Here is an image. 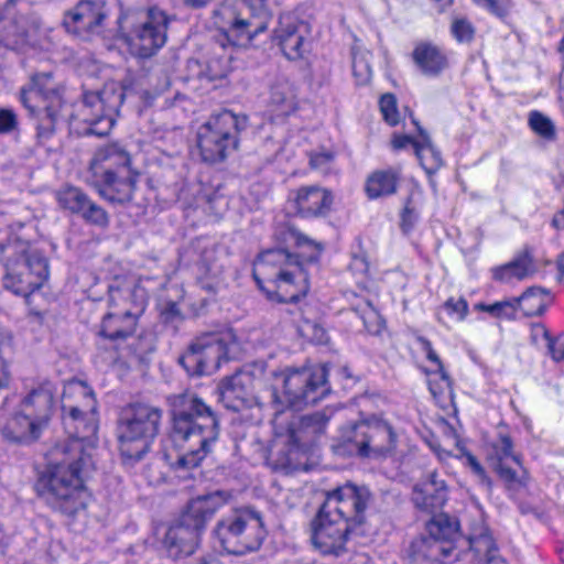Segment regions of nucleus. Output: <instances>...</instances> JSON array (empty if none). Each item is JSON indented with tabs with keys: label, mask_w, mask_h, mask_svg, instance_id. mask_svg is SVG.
<instances>
[{
	"label": "nucleus",
	"mask_w": 564,
	"mask_h": 564,
	"mask_svg": "<svg viewBox=\"0 0 564 564\" xmlns=\"http://www.w3.org/2000/svg\"><path fill=\"white\" fill-rule=\"evenodd\" d=\"M172 421L171 436L182 448L175 466L182 469L197 467L212 451L220 432L217 413L193 392L167 398Z\"/></svg>",
	"instance_id": "1"
},
{
	"label": "nucleus",
	"mask_w": 564,
	"mask_h": 564,
	"mask_svg": "<svg viewBox=\"0 0 564 564\" xmlns=\"http://www.w3.org/2000/svg\"><path fill=\"white\" fill-rule=\"evenodd\" d=\"M80 444L54 447L50 462L35 482V490L54 510L73 517L87 507L84 475L93 466L91 456H80Z\"/></svg>",
	"instance_id": "2"
},
{
	"label": "nucleus",
	"mask_w": 564,
	"mask_h": 564,
	"mask_svg": "<svg viewBox=\"0 0 564 564\" xmlns=\"http://www.w3.org/2000/svg\"><path fill=\"white\" fill-rule=\"evenodd\" d=\"M0 253L6 268L3 286L12 293L28 297L47 281L48 260L29 240L11 235L0 242Z\"/></svg>",
	"instance_id": "3"
},
{
	"label": "nucleus",
	"mask_w": 564,
	"mask_h": 564,
	"mask_svg": "<svg viewBox=\"0 0 564 564\" xmlns=\"http://www.w3.org/2000/svg\"><path fill=\"white\" fill-rule=\"evenodd\" d=\"M225 502L221 491L192 499L178 520L165 533L163 543L170 557L178 560L194 554L207 522Z\"/></svg>",
	"instance_id": "4"
},
{
	"label": "nucleus",
	"mask_w": 564,
	"mask_h": 564,
	"mask_svg": "<svg viewBox=\"0 0 564 564\" xmlns=\"http://www.w3.org/2000/svg\"><path fill=\"white\" fill-rule=\"evenodd\" d=\"M141 88L140 79L127 75L119 85L109 84L101 90L85 93L77 111V117L87 124L84 134L99 138L108 135L124 99L128 96H138Z\"/></svg>",
	"instance_id": "5"
},
{
	"label": "nucleus",
	"mask_w": 564,
	"mask_h": 564,
	"mask_svg": "<svg viewBox=\"0 0 564 564\" xmlns=\"http://www.w3.org/2000/svg\"><path fill=\"white\" fill-rule=\"evenodd\" d=\"M162 410L148 403H130L119 415L117 436L120 453L129 460H141L159 435Z\"/></svg>",
	"instance_id": "6"
},
{
	"label": "nucleus",
	"mask_w": 564,
	"mask_h": 564,
	"mask_svg": "<svg viewBox=\"0 0 564 564\" xmlns=\"http://www.w3.org/2000/svg\"><path fill=\"white\" fill-rule=\"evenodd\" d=\"M272 13L268 0H241L238 4L223 3L214 12L217 28L234 45H251L252 40L268 29Z\"/></svg>",
	"instance_id": "7"
},
{
	"label": "nucleus",
	"mask_w": 564,
	"mask_h": 564,
	"mask_svg": "<svg viewBox=\"0 0 564 564\" xmlns=\"http://www.w3.org/2000/svg\"><path fill=\"white\" fill-rule=\"evenodd\" d=\"M170 19L156 8L147 12L128 10L118 18V31L140 58H149L164 46Z\"/></svg>",
	"instance_id": "8"
},
{
	"label": "nucleus",
	"mask_w": 564,
	"mask_h": 564,
	"mask_svg": "<svg viewBox=\"0 0 564 564\" xmlns=\"http://www.w3.org/2000/svg\"><path fill=\"white\" fill-rule=\"evenodd\" d=\"M248 127V117L223 110L213 115L197 131V147L202 160L209 164L224 162L239 147L241 131Z\"/></svg>",
	"instance_id": "9"
},
{
	"label": "nucleus",
	"mask_w": 564,
	"mask_h": 564,
	"mask_svg": "<svg viewBox=\"0 0 564 564\" xmlns=\"http://www.w3.org/2000/svg\"><path fill=\"white\" fill-rule=\"evenodd\" d=\"M214 536L228 554L245 555L260 549L267 530L261 512L245 507L219 520Z\"/></svg>",
	"instance_id": "10"
},
{
	"label": "nucleus",
	"mask_w": 564,
	"mask_h": 564,
	"mask_svg": "<svg viewBox=\"0 0 564 564\" xmlns=\"http://www.w3.org/2000/svg\"><path fill=\"white\" fill-rule=\"evenodd\" d=\"M397 442L393 426L376 415L355 423L345 436L347 452L368 459L391 456L397 448Z\"/></svg>",
	"instance_id": "11"
},
{
	"label": "nucleus",
	"mask_w": 564,
	"mask_h": 564,
	"mask_svg": "<svg viewBox=\"0 0 564 564\" xmlns=\"http://www.w3.org/2000/svg\"><path fill=\"white\" fill-rule=\"evenodd\" d=\"M283 383V400L273 390L275 402L290 408L301 409L315 404L329 391L327 387L328 369L326 366L286 370L280 375Z\"/></svg>",
	"instance_id": "12"
},
{
	"label": "nucleus",
	"mask_w": 564,
	"mask_h": 564,
	"mask_svg": "<svg viewBox=\"0 0 564 564\" xmlns=\"http://www.w3.org/2000/svg\"><path fill=\"white\" fill-rule=\"evenodd\" d=\"M358 530L347 519L335 516L322 505L311 522V541L322 554L340 556L347 551L349 535Z\"/></svg>",
	"instance_id": "13"
},
{
	"label": "nucleus",
	"mask_w": 564,
	"mask_h": 564,
	"mask_svg": "<svg viewBox=\"0 0 564 564\" xmlns=\"http://www.w3.org/2000/svg\"><path fill=\"white\" fill-rule=\"evenodd\" d=\"M261 379L250 370H238L223 378L217 384L218 400L224 406L234 412H240L253 406H260L261 401L257 389Z\"/></svg>",
	"instance_id": "14"
},
{
	"label": "nucleus",
	"mask_w": 564,
	"mask_h": 564,
	"mask_svg": "<svg viewBox=\"0 0 564 564\" xmlns=\"http://www.w3.org/2000/svg\"><path fill=\"white\" fill-rule=\"evenodd\" d=\"M371 500L372 494L367 486L347 482L327 492L323 506L360 529L366 522V510Z\"/></svg>",
	"instance_id": "15"
},
{
	"label": "nucleus",
	"mask_w": 564,
	"mask_h": 564,
	"mask_svg": "<svg viewBox=\"0 0 564 564\" xmlns=\"http://www.w3.org/2000/svg\"><path fill=\"white\" fill-rule=\"evenodd\" d=\"M224 355L225 346L221 340L199 338L188 345L177 361L189 377H202L217 370Z\"/></svg>",
	"instance_id": "16"
},
{
	"label": "nucleus",
	"mask_w": 564,
	"mask_h": 564,
	"mask_svg": "<svg viewBox=\"0 0 564 564\" xmlns=\"http://www.w3.org/2000/svg\"><path fill=\"white\" fill-rule=\"evenodd\" d=\"M107 18L106 3L101 0H80L64 13L62 26L69 34L87 39L100 34Z\"/></svg>",
	"instance_id": "17"
},
{
	"label": "nucleus",
	"mask_w": 564,
	"mask_h": 564,
	"mask_svg": "<svg viewBox=\"0 0 564 564\" xmlns=\"http://www.w3.org/2000/svg\"><path fill=\"white\" fill-rule=\"evenodd\" d=\"M288 235L296 248L307 247L312 249V252H290L286 248L268 249L259 254V265H273L278 267L279 271H282V269H292V267L301 262H317L319 260L323 251L321 243L293 228L288 230Z\"/></svg>",
	"instance_id": "18"
},
{
	"label": "nucleus",
	"mask_w": 564,
	"mask_h": 564,
	"mask_svg": "<svg viewBox=\"0 0 564 564\" xmlns=\"http://www.w3.org/2000/svg\"><path fill=\"white\" fill-rule=\"evenodd\" d=\"M63 424L69 440L57 444L55 447H70L74 443H79L80 456H91L86 452V447L96 440L98 424L95 414L84 413L77 406L62 405Z\"/></svg>",
	"instance_id": "19"
},
{
	"label": "nucleus",
	"mask_w": 564,
	"mask_h": 564,
	"mask_svg": "<svg viewBox=\"0 0 564 564\" xmlns=\"http://www.w3.org/2000/svg\"><path fill=\"white\" fill-rule=\"evenodd\" d=\"M311 262H301L292 269H282L273 280V291H268V299L279 303H297L310 291L308 273L305 265Z\"/></svg>",
	"instance_id": "20"
},
{
	"label": "nucleus",
	"mask_w": 564,
	"mask_h": 564,
	"mask_svg": "<svg viewBox=\"0 0 564 564\" xmlns=\"http://www.w3.org/2000/svg\"><path fill=\"white\" fill-rule=\"evenodd\" d=\"M411 499L419 510L435 513L447 500V486L437 471H431L414 485Z\"/></svg>",
	"instance_id": "21"
},
{
	"label": "nucleus",
	"mask_w": 564,
	"mask_h": 564,
	"mask_svg": "<svg viewBox=\"0 0 564 564\" xmlns=\"http://www.w3.org/2000/svg\"><path fill=\"white\" fill-rule=\"evenodd\" d=\"M138 173L130 171L110 177L94 176V186L99 195L112 204L124 205L132 200Z\"/></svg>",
	"instance_id": "22"
},
{
	"label": "nucleus",
	"mask_w": 564,
	"mask_h": 564,
	"mask_svg": "<svg viewBox=\"0 0 564 564\" xmlns=\"http://www.w3.org/2000/svg\"><path fill=\"white\" fill-rule=\"evenodd\" d=\"M93 176L110 177L117 173H127L131 169L130 154L119 144H108L96 151L90 161Z\"/></svg>",
	"instance_id": "23"
},
{
	"label": "nucleus",
	"mask_w": 564,
	"mask_h": 564,
	"mask_svg": "<svg viewBox=\"0 0 564 564\" xmlns=\"http://www.w3.org/2000/svg\"><path fill=\"white\" fill-rule=\"evenodd\" d=\"M55 391V386L51 381H44L32 389L21 404L22 412L34 419L44 430L53 414Z\"/></svg>",
	"instance_id": "24"
},
{
	"label": "nucleus",
	"mask_w": 564,
	"mask_h": 564,
	"mask_svg": "<svg viewBox=\"0 0 564 564\" xmlns=\"http://www.w3.org/2000/svg\"><path fill=\"white\" fill-rule=\"evenodd\" d=\"M512 448V440L508 435H503L500 437V443L492 446V454L488 456L491 468L509 488L516 484L524 485L528 479L525 469H523V475L519 477L512 468L506 465V460L511 458L517 465L522 467L520 455L513 454Z\"/></svg>",
	"instance_id": "25"
},
{
	"label": "nucleus",
	"mask_w": 564,
	"mask_h": 564,
	"mask_svg": "<svg viewBox=\"0 0 564 564\" xmlns=\"http://www.w3.org/2000/svg\"><path fill=\"white\" fill-rule=\"evenodd\" d=\"M294 202L302 217H324L332 208L334 196L327 188L311 185L299 188Z\"/></svg>",
	"instance_id": "26"
},
{
	"label": "nucleus",
	"mask_w": 564,
	"mask_h": 564,
	"mask_svg": "<svg viewBox=\"0 0 564 564\" xmlns=\"http://www.w3.org/2000/svg\"><path fill=\"white\" fill-rule=\"evenodd\" d=\"M328 417L322 412L305 414L289 425L290 441L297 447H311L325 433Z\"/></svg>",
	"instance_id": "27"
},
{
	"label": "nucleus",
	"mask_w": 564,
	"mask_h": 564,
	"mask_svg": "<svg viewBox=\"0 0 564 564\" xmlns=\"http://www.w3.org/2000/svg\"><path fill=\"white\" fill-rule=\"evenodd\" d=\"M455 547L449 544L421 535L410 543L406 550L409 564H438L444 558L452 555Z\"/></svg>",
	"instance_id": "28"
},
{
	"label": "nucleus",
	"mask_w": 564,
	"mask_h": 564,
	"mask_svg": "<svg viewBox=\"0 0 564 564\" xmlns=\"http://www.w3.org/2000/svg\"><path fill=\"white\" fill-rule=\"evenodd\" d=\"M108 303L109 307L122 311L123 314L139 323V318L147 307V292L138 285L132 288H110Z\"/></svg>",
	"instance_id": "29"
},
{
	"label": "nucleus",
	"mask_w": 564,
	"mask_h": 564,
	"mask_svg": "<svg viewBox=\"0 0 564 564\" xmlns=\"http://www.w3.org/2000/svg\"><path fill=\"white\" fill-rule=\"evenodd\" d=\"M273 39L278 42L288 59L296 61L303 56L305 52V37L290 14L280 17L279 26L274 30Z\"/></svg>",
	"instance_id": "30"
},
{
	"label": "nucleus",
	"mask_w": 564,
	"mask_h": 564,
	"mask_svg": "<svg viewBox=\"0 0 564 564\" xmlns=\"http://www.w3.org/2000/svg\"><path fill=\"white\" fill-rule=\"evenodd\" d=\"M44 429L24 412L10 417L1 430L3 440L14 445H26L37 441Z\"/></svg>",
	"instance_id": "31"
},
{
	"label": "nucleus",
	"mask_w": 564,
	"mask_h": 564,
	"mask_svg": "<svg viewBox=\"0 0 564 564\" xmlns=\"http://www.w3.org/2000/svg\"><path fill=\"white\" fill-rule=\"evenodd\" d=\"M31 93L44 102V112L52 118L63 106L61 87L54 83L52 73L35 74L31 78Z\"/></svg>",
	"instance_id": "32"
},
{
	"label": "nucleus",
	"mask_w": 564,
	"mask_h": 564,
	"mask_svg": "<svg viewBox=\"0 0 564 564\" xmlns=\"http://www.w3.org/2000/svg\"><path fill=\"white\" fill-rule=\"evenodd\" d=\"M137 326L138 322L122 311L109 307V312L102 317L99 335L112 341H122L135 333Z\"/></svg>",
	"instance_id": "33"
},
{
	"label": "nucleus",
	"mask_w": 564,
	"mask_h": 564,
	"mask_svg": "<svg viewBox=\"0 0 564 564\" xmlns=\"http://www.w3.org/2000/svg\"><path fill=\"white\" fill-rule=\"evenodd\" d=\"M412 59L423 75L438 76L447 67V58L443 52L431 43H419L413 52Z\"/></svg>",
	"instance_id": "34"
},
{
	"label": "nucleus",
	"mask_w": 564,
	"mask_h": 564,
	"mask_svg": "<svg viewBox=\"0 0 564 564\" xmlns=\"http://www.w3.org/2000/svg\"><path fill=\"white\" fill-rule=\"evenodd\" d=\"M432 518L426 522L427 535L443 542L444 544L453 545L457 540L467 543V540L462 539L459 534V522L456 518L449 517L447 513H432Z\"/></svg>",
	"instance_id": "35"
},
{
	"label": "nucleus",
	"mask_w": 564,
	"mask_h": 564,
	"mask_svg": "<svg viewBox=\"0 0 564 564\" xmlns=\"http://www.w3.org/2000/svg\"><path fill=\"white\" fill-rule=\"evenodd\" d=\"M535 271L533 257L529 248H525L510 262L495 268L492 270V276L497 281L509 282L512 278L523 280L534 274Z\"/></svg>",
	"instance_id": "36"
},
{
	"label": "nucleus",
	"mask_w": 564,
	"mask_h": 564,
	"mask_svg": "<svg viewBox=\"0 0 564 564\" xmlns=\"http://www.w3.org/2000/svg\"><path fill=\"white\" fill-rule=\"evenodd\" d=\"M542 294H549L547 289L542 286H530L519 297L495 302L494 304L478 303L475 305V308L480 312L489 313L497 318L502 316L514 318L516 312L521 305V300H529L530 297Z\"/></svg>",
	"instance_id": "37"
},
{
	"label": "nucleus",
	"mask_w": 564,
	"mask_h": 564,
	"mask_svg": "<svg viewBox=\"0 0 564 564\" xmlns=\"http://www.w3.org/2000/svg\"><path fill=\"white\" fill-rule=\"evenodd\" d=\"M468 547L477 556L476 564H508L505 558L498 554V549L491 535L485 531L477 536L467 539Z\"/></svg>",
	"instance_id": "38"
},
{
	"label": "nucleus",
	"mask_w": 564,
	"mask_h": 564,
	"mask_svg": "<svg viewBox=\"0 0 564 564\" xmlns=\"http://www.w3.org/2000/svg\"><path fill=\"white\" fill-rule=\"evenodd\" d=\"M413 123L417 128L421 142H414V150L421 165L429 172H433L443 165L441 152L435 149L426 130L416 120Z\"/></svg>",
	"instance_id": "39"
},
{
	"label": "nucleus",
	"mask_w": 564,
	"mask_h": 564,
	"mask_svg": "<svg viewBox=\"0 0 564 564\" xmlns=\"http://www.w3.org/2000/svg\"><path fill=\"white\" fill-rule=\"evenodd\" d=\"M397 191V175L391 171H378L367 180L366 192L370 198L391 195Z\"/></svg>",
	"instance_id": "40"
},
{
	"label": "nucleus",
	"mask_w": 564,
	"mask_h": 564,
	"mask_svg": "<svg viewBox=\"0 0 564 564\" xmlns=\"http://www.w3.org/2000/svg\"><path fill=\"white\" fill-rule=\"evenodd\" d=\"M88 195L79 187L67 185L56 192V199L61 208L77 215Z\"/></svg>",
	"instance_id": "41"
},
{
	"label": "nucleus",
	"mask_w": 564,
	"mask_h": 564,
	"mask_svg": "<svg viewBox=\"0 0 564 564\" xmlns=\"http://www.w3.org/2000/svg\"><path fill=\"white\" fill-rule=\"evenodd\" d=\"M76 216L80 217L86 224L99 228H107L110 223L108 213L89 197Z\"/></svg>",
	"instance_id": "42"
},
{
	"label": "nucleus",
	"mask_w": 564,
	"mask_h": 564,
	"mask_svg": "<svg viewBox=\"0 0 564 564\" xmlns=\"http://www.w3.org/2000/svg\"><path fill=\"white\" fill-rule=\"evenodd\" d=\"M370 56V52L352 51V74L358 85H366L371 79Z\"/></svg>",
	"instance_id": "43"
},
{
	"label": "nucleus",
	"mask_w": 564,
	"mask_h": 564,
	"mask_svg": "<svg viewBox=\"0 0 564 564\" xmlns=\"http://www.w3.org/2000/svg\"><path fill=\"white\" fill-rule=\"evenodd\" d=\"M531 129L544 139L555 138V127L551 119L539 111H532L529 117Z\"/></svg>",
	"instance_id": "44"
},
{
	"label": "nucleus",
	"mask_w": 564,
	"mask_h": 564,
	"mask_svg": "<svg viewBox=\"0 0 564 564\" xmlns=\"http://www.w3.org/2000/svg\"><path fill=\"white\" fill-rule=\"evenodd\" d=\"M380 110L384 120L390 126H397L399 123V112L397 108V98L393 94H384L381 96L380 101Z\"/></svg>",
	"instance_id": "45"
},
{
	"label": "nucleus",
	"mask_w": 564,
	"mask_h": 564,
	"mask_svg": "<svg viewBox=\"0 0 564 564\" xmlns=\"http://www.w3.org/2000/svg\"><path fill=\"white\" fill-rule=\"evenodd\" d=\"M270 100L275 106L284 107L285 112L293 107V94L283 84H276L271 87Z\"/></svg>",
	"instance_id": "46"
},
{
	"label": "nucleus",
	"mask_w": 564,
	"mask_h": 564,
	"mask_svg": "<svg viewBox=\"0 0 564 564\" xmlns=\"http://www.w3.org/2000/svg\"><path fill=\"white\" fill-rule=\"evenodd\" d=\"M551 292L549 291V294H542L536 295L534 297H530L529 300H521V302H525V306L523 307L524 314L527 316H540L542 315L549 303L545 301L546 296H550Z\"/></svg>",
	"instance_id": "47"
},
{
	"label": "nucleus",
	"mask_w": 564,
	"mask_h": 564,
	"mask_svg": "<svg viewBox=\"0 0 564 564\" xmlns=\"http://www.w3.org/2000/svg\"><path fill=\"white\" fill-rule=\"evenodd\" d=\"M452 33L458 42H470L475 30L466 19H457L452 24Z\"/></svg>",
	"instance_id": "48"
},
{
	"label": "nucleus",
	"mask_w": 564,
	"mask_h": 564,
	"mask_svg": "<svg viewBox=\"0 0 564 564\" xmlns=\"http://www.w3.org/2000/svg\"><path fill=\"white\" fill-rule=\"evenodd\" d=\"M19 127L17 113L12 109L0 108V134L14 132Z\"/></svg>",
	"instance_id": "49"
},
{
	"label": "nucleus",
	"mask_w": 564,
	"mask_h": 564,
	"mask_svg": "<svg viewBox=\"0 0 564 564\" xmlns=\"http://www.w3.org/2000/svg\"><path fill=\"white\" fill-rule=\"evenodd\" d=\"M463 456L466 458L467 466L473 470V473L479 478L480 482L486 485L487 488L491 487V480L487 476L485 468L478 462L476 456H474L469 451L463 449Z\"/></svg>",
	"instance_id": "50"
},
{
	"label": "nucleus",
	"mask_w": 564,
	"mask_h": 564,
	"mask_svg": "<svg viewBox=\"0 0 564 564\" xmlns=\"http://www.w3.org/2000/svg\"><path fill=\"white\" fill-rule=\"evenodd\" d=\"M366 306L368 307V311L364 312L361 315L365 328L370 334H379L383 327V322L369 303H367Z\"/></svg>",
	"instance_id": "51"
},
{
	"label": "nucleus",
	"mask_w": 564,
	"mask_h": 564,
	"mask_svg": "<svg viewBox=\"0 0 564 564\" xmlns=\"http://www.w3.org/2000/svg\"><path fill=\"white\" fill-rule=\"evenodd\" d=\"M335 153L329 150H322L319 152L310 153V165L312 169L324 170L333 162Z\"/></svg>",
	"instance_id": "52"
},
{
	"label": "nucleus",
	"mask_w": 564,
	"mask_h": 564,
	"mask_svg": "<svg viewBox=\"0 0 564 564\" xmlns=\"http://www.w3.org/2000/svg\"><path fill=\"white\" fill-rule=\"evenodd\" d=\"M292 452L288 447H283L278 452V457L272 462V467L275 470L290 473L294 469L295 465L292 459Z\"/></svg>",
	"instance_id": "53"
},
{
	"label": "nucleus",
	"mask_w": 564,
	"mask_h": 564,
	"mask_svg": "<svg viewBox=\"0 0 564 564\" xmlns=\"http://www.w3.org/2000/svg\"><path fill=\"white\" fill-rule=\"evenodd\" d=\"M46 122L39 123L36 128V139L39 144H44L45 141L52 138V135L55 133V118L48 117L45 113Z\"/></svg>",
	"instance_id": "54"
},
{
	"label": "nucleus",
	"mask_w": 564,
	"mask_h": 564,
	"mask_svg": "<svg viewBox=\"0 0 564 564\" xmlns=\"http://www.w3.org/2000/svg\"><path fill=\"white\" fill-rule=\"evenodd\" d=\"M411 204L412 199L411 197H408L404 208L401 213V228L404 232H408L413 228V225L417 218V214Z\"/></svg>",
	"instance_id": "55"
},
{
	"label": "nucleus",
	"mask_w": 564,
	"mask_h": 564,
	"mask_svg": "<svg viewBox=\"0 0 564 564\" xmlns=\"http://www.w3.org/2000/svg\"><path fill=\"white\" fill-rule=\"evenodd\" d=\"M477 6L487 9L490 13L503 18L508 14V6L501 0H473Z\"/></svg>",
	"instance_id": "56"
},
{
	"label": "nucleus",
	"mask_w": 564,
	"mask_h": 564,
	"mask_svg": "<svg viewBox=\"0 0 564 564\" xmlns=\"http://www.w3.org/2000/svg\"><path fill=\"white\" fill-rule=\"evenodd\" d=\"M161 318L165 324H172L183 319L181 310L175 302H169L161 312Z\"/></svg>",
	"instance_id": "57"
},
{
	"label": "nucleus",
	"mask_w": 564,
	"mask_h": 564,
	"mask_svg": "<svg viewBox=\"0 0 564 564\" xmlns=\"http://www.w3.org/2000/svg\"><path fill=\"white\" fill-rule=\"evenodd\" d=\"M216 251L214 248H205L200 252L199 267L204 270L205 274L213 273V261L215 260Z\"/></svg>",
	"instance_id": "58"
},
{
	"label": "nucleus",
	"mask_w": 564,
	"mask_h": 564,
	"mask_svg": "<svg viewBox=\"0 0 564 564\" xmlns=\"http://www.w3.org/2000/svg\"><path fill=\"white\" fill-rule=\"evenodd\" d=\"M445 307L451 312H455L459 314V318L464 319L468 312V304L465 299L454 300L453 297L448 299L445 302Z\"/></svg>",
	"instance_id": "59"
},
{
	"label": "nucleus",
	"mask_w": 564,
	"mask_h": 564,
	"mask_svg": "<svg viewBox=\"0 0 564 564\" xmlns=\"http://www.w3.org/2000/svg\"><path fill=\"white\" fill-rule=\"evenodd\" d=\"M426 358H427L430 361L434 362V364L437 366V369H438V373H440V376H441V379H442L443 381H445V382H446V386H447L449 389H452L453 381H452V379H451L449 375H448V373L446 372V370L444 369V365H443V362H442L441 358H440V357H438V355L433 350V348H432L430 351H427V354H426Z\"/></svg>",
	"instance_id": "60"
},
{
	"label": "nucleus",
	"mask_w": 564,
	"mask_h": 564,
	"mask_svg": "<svg viewBox=\"0 0 564 564\" xmlns=\"http://www.w3.org/2000/svg\"><path fill=\"white\" fill-rule=\"evenodd\" d=\"M547 349L555 361L564 359V340L550 338Z\"/></svg>",
	"instance_id": "61"
},
{
	"label": "nucleus",
	"mask_w": 564,
	"mask_h": 564,
	"mask_svg": "<svg viewBox=\"0 0 564 564\" xmlns=\"http://www.w3.org/2000/svg\"><path fill=\"white\" fill-rule=\"evenodd\" d=\"M33 99H40V97H35L34 93H31V85L26 88L21 89L20 100L24 105L25 108L30 110L31 113H35L37 106L31 104Z\"/></svg>",
	"instance_id": "62"
},
{
	"label": "nucleus",
	"mask_w": 564,
	"mask_h": 564,
	"mask_svg": "<svg viewBox=\"0 0 564 564\" xmlns=\"http://www.w3.org/2000/svg\"><path fill=\"white\" fill-rule=\"evenodd\" d=\"M198 283L203 290H205L212 295L217 293L220 284L219 281L216 279H209L208 274H206L205 276H200L198 279Z\"/></svg>",
	"instance_id": "63"
},
{
	"label": "nucleus",
	"mask_w": 564,
	"mask_h": 564,
	"mask_svg": "<svg viewBox=\"0 0 564 564\" xmlns=\"http://www.w3.org/2000/svg\"><path fill=\"white\" fill-rule=\"evenodd\" d=\"M414 142L417 141L410 135H395L392 140V147L395 150H400L405 148L410 143L414 147Z\"/></svg>",
	"instance_id": "64"
}]
</instances>
